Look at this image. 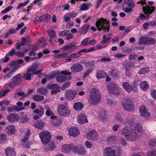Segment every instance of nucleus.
Segmentation results:
<instances>
[{
  "mask_svg": "<svg viewBox=\"0 0 156 156\" xmlns=\"http://www.w3.org/2000/svg\"><path fill=\"white\" fill-rule=\"evenodd\" d=\"M84 106V104L82 102L76 103L73 105V108L75 110L79 111L83 108Z\"/></svg>",
  "mask_w": 156,
  "mask_h": 156,
  "instance_id": "30",
  "label": "nucleus"
},
{
  "mask_svg": "<svg viewBox=\"0 0 156 156\" xmlns=\"http://www.w3.org/2000/svg\"><path fill=\"white\" fill-rule=\"evenodd\" d=\"M69 85V82H67L63 85L61 89L62 90H64L66 88L68 87Z\"/></svg>",
  "mask_w": 156,
  "mask_h": 156,
  "instance_id": "61",
  "label": "nucleus"
},
{
  "mask_svg": "<svg viewBox=\"0 0 156 156\" xmlns=\"http://www.w3.org/2000/svg\"><path fill=\"white\" fill-rule=\"evenodd\" d=\"M133 126L134 127V129H130L125 127L122 131L126 139L129 141H135L142 134V128L141 126L133 123Z\"/></svg>",
  "mask_w": 156,
  "mask_h": 156,
  "instance_id": "1",
  "label": "nucleus"
},
{
  "mask_svg": "<svg viewBox=\"0 0 156 156\" xmlns=\"http://www.w3.org/2000/svg\"><path fill=\"white\" fill-rule=\"evenodd\" d=\"M116 139V137L115 136H108L107 138V140L109 143H113Z\"/></svg>",
  "mask_w": 156,
  "mask_h": 156,
  "instance_id": "49",
  "label": "nucleus"
},
{
  "mask_svg": "<svg viewBox=\"0 0 156 156\" xmlns=\"http://www.w3.org/2000/svg\"><path fill=\"white\" fill-rule=\"evenodd\" d=\"M151 95L152 97L155 99H156V90H153L152 91L151 93Z\"/></svg>",
  "mask_w": 156,
  "mask_h": 156,
  "instance_id": "64",
  "label": "nucleus"
},
{
  "mask_svg": "<svg viewBox=\"0 0 156 156\" xmlns=\"http://www.w3.org/2000/svg\"><path fill=\"white\" fill-rule=\"evenodd\" d=\"M29 2V0H27L26 2L23 3H21L19 5L16 7L17 10H18L20 9L21 8L23 7V6H26L27 3H28Z\"/></svg>",
  "mask_w": 156,
  "mask_h": 156,
  "instance_id": "50",
  "label": "nucleus"
},
{
  "mask_svg": "<svg viewBox=\"0 0 156 156\" xmlns=\"http://www.w3.org/2000/svg\"><path fill=\"white\" fill-rule=\"evenodd\" d=\"M46 112L45 114L47 116H49L51 115H54L53 113L52 112L50 108L48 107H47L45 108Z\"/></svg>",
  "mask_w": 156,
  "mask_h": 156,
  "instance_id": "48",
  "label": "nucleus"
},
{
  "mask_svg": "<svg viewBox=\"0 0 156 156\" xmlns=\"http://www.w3.org/2000/svg\"><path fill=\"white\" fill-rule=\"evenodd\" d=\"M41 142L43 144H46L51 140V136L50 133L47 131H43L39 134Z\"/></svg>",
  "mask_w": 156,
  "mask_h": 156,
  "instance_id": "4",
  "label": "nucleus"
},
{
  "mask_svg": "<svg viewBox=\"0 0 156 156\" xmlns=\"http://www.w3.org/2000/svg\"><path fill=\"white\" fill-rule=\"evenodd\" d=\"M37 91L39 93L44 94L47 92V89L45 87H41L37 89Z\"/></svg>",
  "mask_w": 156,
  "mask_h": 156,
  "instance_id": "44",
  "label": "nucleus"
},
{
  "mask_svg": "<svg viewBox=\"0 0 156 156\" xmlns=\"http://www.w3.org/2000/svg\"><path fill=\"white\" fill-rule=\"evenodd\" d=\"M5 152L6 156H16V155L15 150L13 147H9L6 148Z\"/></svg>",
  "mask_w": 156,
  "mask_h": 156,
  "instance_id": "18",
  "label": "nucleus"
},
{
  "mask_svg": "<svg viewBox=\"0 0 156 156\" xmlns=\"http://www.w3.org/2000/svg\"><path fill=\"white\" fill-rule=\"evenodd\" d=\"M70 69L74 73L79 72L83 70V66L79 63L73 64L70 67Z\"/></svg>",
  "mask_w": 156,
  "mask_h": 156,
  "instance_id": "14",
  "label": "nucleus"
},
{
  "mask_svg": "<svg viewBox=\"0 0 156 156\" xmlns=\"http://www.w3.org/2000/svg\"><path fill=\"white\" fill-rule=\"evenodd\" d=\"M21 76V75L20 74H18L15 75L12 78V80L13 81L16 82V81L18 80Z\"/></svg>",
  "mask_w": 156,
  "mask_h": 156,
  "instance_id": "52",
  "label": "nucleus"
},
{
  "mask_svg": "<svg viewBox=\"0 0 156 156\" xmlns=\"http://www.w3.org/2000/svg\"><path fill=\"white\" fill-rule=\"evenodd\" d=\"M156 155V151H149L147 152V156H155Z\"/></svg>",
  "mask_w": 156,
  "mask_h": 156,
  "instance_id": "59",
  "label": "nucleus"
},
{
  "mask_svg": "<svg viewBox=\"0 0 156 156\" xmlns=\"http://www.w3.org/2000/svg\"><path fill=\"white\" fill-rule=\"evenodd\" d=\"M74 23L72 21H69L66 25V28L69 29L72 27Z\"/></svg>",
  "mask_w": 156,
  "mask_h": 156,
  "instance_id": "62",
  "label": "nucleus"
},
{
  "mask_svg": "<svg viewBox=\"0 0 156 156\" xmlns=\"http://www.w3.org/2000/svg\"><path fill=\"white\" fill-rule=\"evenodd\" d=\"M100 62H110L111 61V58L109 57L103 58L100 60Z\"/></svg>",
  "mask_w": 156,
  "mask_h": 156,
  "instance_id": "63",
  "label": "nucleus"
},
{
  "mask_svg": "<svg viewBox=\"0 0 156 156\" xmlns=\"http://www.w3.org/2000/svg\"><path fill=\"white\" fill-rule=\"evenodd\" d=\"M89 97L88 101L91 105H96L100 102V93L95 88H93L91 90L90 92Z\"/></svg>",
  "mask_w": 156,
  "mask_h": 156,
  "instance_id": "2",
  "label": "nucleus"
},
{
  "mask_svg": "<svg viewBox=\"0 0 156 156\" xmlns=\"http://www.w3.org/2000/svg\"><path fill=\"white\" fill-rule=\"evenodd\" d=\"M67 77L65 75H59L56 78V80L58 82L62 83L64 81L68 80Z\"/></svg>",
  "mask_w": 156,
  "mask_h": 156,
  "instance_id": "34",
  "label": "nucleus"
},
{
  "mask_svg": "<svg viewBox=\"0 0 156 156\" xmlns=\"http://www.w3.org/2000/svg\"><path fill=\"white\" fill-rule=\"evenodd\" d=\"M76 146L71 144H65L62 145L61 150L64 153H71L75 152Z\"/></svg>",
  "mask_w": 156,
  "mask_h": 156,
  "instance_id": "7",
  "label": "nucleus"
},
{
  "mask_svg": "<svg viewBox=\"0 0 156 156\" xmlns=\"http://www.w3.org/2000/svg\"><path fill=\"white\" fill-rule=\"evenodd\" d=\"M80 57V55L78 53H73L68 56L66 59L67 61H71L73 58H77Z\"/></svg>",
  "mask_w": 156,
  "mask_h": 156,
  "instance_id": "35",
  "label": "nucleus"
},
{
  "mask_svg": "<svg viewBox=\"0 0 156 156\" xmlns=\"http://www.w3.org/2000/svg\"><path fill=\"white\" fill-rule=\"evenodd\" d=\"M149 71V69L148 67L140 69L138 72L139 73L140 75L145 74L147 73Z\"/></svg>",
  "mask_w": 156,
  "mask_h": 156,
  "instance_id": "42",
  "label": "nucleus"
},
{
  "mask_svg": "<svg viewBox=\"0 0 156 156\" xmlns=\"http://www.w3.org/2000/svg\"><path fill=\"white\" fill-rule=\"evenodd\" d=\"M30 133V130L29 129L27 131L26 135L22 140L23 143L22 144L24 148H28L29 147L28 143L27 142L29 139V136Z\"/></svg>",
  "mask_w": 156,
  "mask_h": 156,
  "instance_id": "15",
  "label": "nucleus"
},
{
  "mask_svg": "<svg viewBox=\"0 0 156 156\" xmlns=\"http://www.w3.org/2000/svg\"><path fill=\"white\" fill-rule=\"evenodd\" d=\"M15 65V63L12 62L10 65V67H9V70L10 72L11 73H12L16 71V70L14 67Z\"/></svg>",
  "mask_w": 156,
  "mask_h": 156,
  "instance_id": "47",
  "label": "nucleus"
},
{
  "mask_svg": "<svg viewBox=\"0 0 156 156\" xmlns=\"http://www.w3.org/2000/svg\"><path fill=\"white\" fill-rule=\"evenodd\" d=\"M48 88L52 89L51 91L52 94H56L57 92H59L60 91V87L58 86L56 84L50 85L48 86Z\"/></svg>",
  "mask_w": 156,
  "mask_h": 156,
  "instance_id": "22",
  "label": "nucleus"
},
{
  "mask_svg": "<svg viewBox=\"0 0 156 156\" xmlns=\"http://www.w3.org/2000/svg\"><path fill=\"white\" fill-rule=\"evenodd\" d=\"M122 85L123 88L128 92H130L133 90V88L128 82L123 83Z\"/></svg>",
  "mask_w": 156,
  "mask_h": 156,
  "instance_id": "27",
  "label": "nucleus"
},
{
  "mask_svg": "<svg viewBox=\"0 0 156 156\" xmlns=\"http://www.w3.org/2000/svg\"><path fill=\"white\" fill-rule=\"evenodd\" d=\"M139 112L141 115L145 118L148 117L150 116V114L147 112L146 108L144 106L140 107Z\"/></svg>",
  "mask_w": 156,
  "mask_h": 156,
  "instance_id": "23",
  "label": "nucleus"
},
{
  "mask_svg": "<svg viewBox=\"0 0 156 156\" xmlns=\"http://www.w3.org/2000/svg\"><path fill=\"white\" fill-rule=\"evenodd\" d=\"M75 150V152L77 153L80 154H83L86 152L85 148L82 146L78 147L76 146Z\"/></svg>",
  "mask_w": 156,
  "mask_h": 156,
  "instance_id": "26",
  "label": "nucleus"
},
{
  "mask_svg": "<svg viewBox=\"0 0 156 156\" xmlns=\"http://www.w3.org/2000/svg\"><path fill=\"white\" fill-rule=\"evenodd\" d=\"M87 137L89 140H95L98 139V135L96 131L93 130L88 132L87 135Z\"/></svg>",
  "mask_w": 156,
  "mask_h": 156,
  "instance_id": "13",
  "label": "nucleus"
},
{
  "mask_svg": "<svg viewBox=\"0 0 156 156\" xmlns=\"http://www.w3.org/2000/svg\"><path fill=\"white\" fill-rule=\"evenodd\" d=\"M103 153L104 156H115V150L110 147H106Z\"/></svg>",
  "mask_w": 156,
  "mask_h": 156,
  "instance_id": "12",
  "label": "nucleus"
},
{
  "mask_svg": "<svg viewBox=\"0 0 156 156\" xmlns=\"http://www.w3.org/2000/svg\"><path fill=\"white\" fill-rule=\"evenodd\" d=\"M51 16L48 14H44L40 17L41 21L47 22L51 19Z\"/></svg>",
  "mask_w": 156,
  "mask_h": 156,
  "instance_id": "33",
  "label": "nucleus"
},
{
  "mask_svg": "<svg viewBox=\"0 0 156 156\" xmlns=\"http://www.w3.org/2000/svg\"><path fill=\"white\" fill-rule=\"evenodd\" d=\"M16 130L15 126L13 125H10L6 127L5 129V131L7 134L12 135L15 133Z\"/></svg>",
  "mask_w": 156,
  "mask_h": 156,
  "instance_id": "21",
  "label": "nucleus"
},
{
  "mask_svg": "<svg viewBox=\"0 0 156 156\" xmlns=\"http://www.w3.org/2000/svg\"><path fill=\"white\" fill-rule=\"evenodd\" d=\"M33 99L36 101H40L44 99V97L42 95H34L33 96Z\"/></svg>",
  "mask_w": 156,
  "mask_h": 156,
  "instance_id": "39",
  "label": "nucleus"
},
{
  "mask_svg": "<svg viewBox=\"0 0 156 156\" xmlns=\"http://www.w3.org/2000/svg\"><path fill=\"white\" fill-rule=\"evenodd\" d=\"M63 18L65 22H67L70 21L71 17L69 13L66 14L64 16Z\"/></svg>",
  "mask_w": 156,
  "mask_h": 156,
  "instance_id": "53",
  "label": "nucleus"
},
{
  "mask_svg": "<svg viewBox=\"0 0 156 156\" xmlns=\"http://www.w3.org/2000/svg\"><path fill=\"white\" fill-rule=\"evenodd\" d=\"M34 112L35 113L38 114L40 116H41L44 114V108L42 107L39 106V109H35Z\"/></svg>",
  "mask_w": 156,
  "mask_h": 156,
  "instance_id": "29",
  "label": "nucleus"
},
{
  "mask_svg": "<svg viewBox=\"0 0 156 156\" xmlns=\"http://www.w3.org/2000/svg\"><path fill=\"white\" fill-rule=\"evenodd\" d=\"M139 42L140 44L148 45L155 44V41L153 38L150 37H144L139 39Z\"/></svg>",
  "mask_w": 156,
  "mask_h": 156,
  "instance_id": "8",
  "label": "nucleus"
},
{
  "mask_svg": "<svg viewBox=\"0 0 156 156\" xmlns=\"http://www.w3.org/2000/svg\"><path fill=\"white\" fill-rule=\"evenodd\" d=\"M107 88L109 90L110 92L113 93L116 95H118L119 93V90L116 87L114 84H110L108 85Z\"/></svg>",
  "mask_w": 156,
  "mask_h": 156,
  "instance_id": "20",
  "label": "nucleus"
},
{
  "mask_svg": "<svg viewBox=\"0 0 156 156\" xmlns=\"http://www.w3.org/2000/svg\"><path fill=\"white\" fill-rule=\"evenodd\" d=\"M69 133L70 135L76 137L79 135L80 131L76 127H72L69 129Z\"/></svg>",
  "mask_w": 156,
  "mask_h": 156,
  "instance_id": "16",
  "label": "nucleus"
},
{
  "mask_svg": "<svg viewBox=\"0 0 156 156\" xmlns=\"http://www.w3.org/2000/svg\"><path fill=\"white\" fill-rule=\"evenodd\" d=\"M75 90L69 89L67 90L65 93V97L67 100H72L73 99L76 95Z\"/></svg>",
  "mask_w": 156,
  "mask_h": 156,
  "instance_id": "9",
  "label": "nucleus"
},
{
  "mask_svg": "<svg viewBox=\"0 0 156 156\" xmlns=\"http://www.w3.org/2000/svg\"><path fill=\"white\" fill-rule=\"evenodd\" d=\"M85 145L88 148H90L93 146V144L92 143L88 141H87L85 142Z\"/></svg>",
  "mask_w": 156,
  "mask_h": 156,
  "instance_id": "57",
  "label": "nucleus"
},
{
  "mask_svg": "<svg viewBox=\"0 0 156 156\" xmlns=\"http://www.w3.org/2000/svg\"><path fill=\"white\" fill-rule=\"evenodd\" d=\"M124 2L125 4L131 8H133L135 6V4L133 0H124Z\"/></svg>",
  "mask_w": 156,
  "mask_h": 156,
  "instance_id": "41",
  "label": "nucleus"
},
{
  "mask_svg": "<svg viewBox=\"0 0 156 156\" xmlns=\"http://www.w3.org/2000/svg\"><path fill=\"white\" fill-rule=\"evenodd\" d=\"M39 65V64L38 62H34L32 65L30 66L28 69L29 70L31 71V73L33 74L34 73L35 69Z\"/></svg>",
  "mask_w": 156,
  "mask_h": 156,
  "instance_id": "32",
  "label": "nucleus"
},
{
  "mask_svg": "<svg viewBox=\"0 0 156 156\" xmlns=\"http://www.w3.org/2000/svg\"><path fill=\"white\" fill-rule=\"evenodd\" d=\"M57 111L60 115L67 116L70 114V111L68 108L63 105H59L57 107Z\"/></svg>",
  "mask_w": 156,
  "mask_h": 156,
  "instance_id": "6",
  "label": "nucleus"
},
{
  "mask_svg": "<svg viewBox=\"0 0 156 156\" xmlns=\"http://www.w3.org/2000/svg\"><path fill=\"white\" fill-rule=\"evenodd\" d=\"M9 91V90L7 89L0 93V97H2L5 96Z\"/></svg>",
  "mask_w": 156,
  "mask_h": 156,
  "instance_id": "60",
  "label": "nucleus"
},
{
  "mask_svg": "<svg viewBox=\"0 0 156 156\" xmlns=\"http://www.w3.org/2000/svg\"><path fill=\"white\" fill-rule=\"evenodd\" d=\"M109 23L108 20L106 19L101 18L96 21V26L99 30L103 29L104 31H108L110 27Z\"/></svg>",
  "mask_w": 156,
  "mask_h": 156,
  "instance_id": "3",
  "label": "nucleus"
},
{
  "mask_svg": "<svg viewBox=\"0 0 156 156\" xmlns=\"http://www.w3.org/2000/svg\"><path fill=\"white\" fill-rule=\"evenodd\" d=\"M140 86L141 89L143 90H147L149 87V85L147 82L145 81L141 83Z\"/></svg>",
  "mask_w": 156,
  "mask_h": 156,
  "instance_id": "36",
  "label": "nucleus"
},
{
  "mask_svg": "<svg viewBox=\"0 0 156 156\" xmlns=\"http://www.w3.org/2000/svg\"><path fill=\"white\" fill-rule=\"evenodd\" d=\"M7 140L6 135L5 134H0V142L3 143Z\"/></svg>",
  "mask_w": 156,
  "mask_h": 156,
  "instance_id": "45",
  "label": "nucleus"
},
{
  "mask_svg": "<svg viewBox=\"0 0 156 156\" xmlns=\"http://www.w3.org/2000/svg\"><path fill=\"white\" fill-rule=\"evenodd\" d=\"M89 38H86L83 39L81 42L82 46H87L89 45Z\"/></svg>",
  "mask_w": 156,
  "mask_h": 156,
  "instance_id": "46",
  "label": "nucleus"
},
{
  "mask_svg": "<svg viewBox=\"0 0 156 156\" xmlns=\"http://www.w3.org/2000/svg\"><path fill=\"white\" fill-rule=\"evenodd\" d=\"M44 126V123L41 121L37 122L34 124V126L36 128L41 129L43 128Z\"/></svg>",
  "mask_w": 156,
  "mask_h": 156,
  "instance_id": "37",
  "label": "nucleus"
},
{
  "mask_svg": "<svg viewBox=\"0 0 156 156\" xmlns=\"http://www.w3.org/2000/svg\"><path fill=\"white\" fill-rule=\"evenodd\" d=\"M90 27V25L88 24H86L84 25L82 27L81 31V33L83 35L87 33L89 28Z\"/></svg>",
  "mask_w": 156,
  "mask_h": 156,
  "instance_id": "38",
  "label": "nucleus"
},
{
  "mask_svg": "<svg viewBox=\"0 0 156 156\" xmlns=\"http://www.w3.org/2000/svg\"><path fill=\"white\" fill-rule=\"evenodd\" d=\"M122 106L124 109L130 111L134 109V104L130 99H124L123 100Z\"/></svg>",
  "mask_w": 156,
  "mask_h": 156,
  "instance_id": "5",
  "label": "nucleus"
},
{
  "mask_svg": "<svg viewBox=\"0 0 156 156\" xmlns=\"http://www.w3.org/2000/svg\"><path fill=\"white\" fill-rule=\"evenodd\" d=\"M16 33L15 29H9L5 34V37L7 38L10 34H14Z\"/></svg>",
  "mask_w": 156,
  "mask_h": 156,
  "instance_id": "51",
  "label": "nucleus"
},
{
  "mask_svg": "<svg viewBox=\"0 0 156 156\" xmlns=\"http://www.w3.org/2000/svg\"><path fill=\"white\" fill-rule=\"evenodd\" d=\"M61 73L63 74V75H70L71 74V73L69 70L63 71L61 72Z\"/></svg>",
  "mask_w": 156,
  "mask_h": 156,
  "instance_id": "55",
  "label": "nucleus"
},
{
  "mask_svg": "<svg viewBox=\"0 0 156 156\" xmlns=\"http://www.w3.org/2000/svg\"><path fill=\"white\" fill-rule=\"evenodd\" d=\"M91 5V4L84 3L82 4L80 7V9L82 11H84L88 9Z\"/></svg>",
  "mask_w": 156,
  "mask_h": 156,
  "instance_id": "43",
  "label": "nucleus"
},
{
  "mask_svg": "<svg viewBox=\"0 0 156 156\" xmlns=\"http://www.w3.org/2000/svg\"><path fill=\"white\" fill-rule=\"evenodd\" d=\"M37 45L40 47H44L47 44L46 39L43 38H40L37 42Z\"/></svg>",
  "mask_w": 156,
  "mask_h": 156,
  "instance_id": "31",
  "label": "nucleus"
},
{
  "mask_svg": "<svg viewBox=\"0 0 156 156\" xmlns=\"http://www.w3.org/2000/svg\"><path fill=\"white\" fill-rule=\"evenodd\" d=\"M77 122L80 124H83L87 122V120L85 115L83 114H80L77 118Z\"/></svg>",
  "mask_w": 156,
  "mask_h": 156,
  "instance_id": "19",
  "label": "nucleus"
},
{
  "mask_svg": "<svg viewBox=\"0 0 156 156\" xmlns=\"http://www.w3.org/2000/svg\"><path fill=\"white\" fill-rule=\"evenodd\" d=\"M76 43L74 42L69 44L65 45L61 48V51H69L70 52H71L73 50L77 48L78 47L76 46Z\"/></svg>",
  "mask_w": 156,
  "mask_h": 156,
  "instance_id": "10",
  "label": "nucleus"
},
{
  "mask_svg": "<svg viewBox=\"0 0 156 156\" xmlns=\"http://www.w3.org/2000/svg\"><path fill=\"white\" fill-rule=\"evenodd\" d=\"M32 75H33L31 71L27 69V73L25 74L24 77L26 80H30Z\"/></svg>",
  "mask_w": 156,
  "mask_h": 156,
  "instance_id": "40",
  "label": "nucleus"
},
{
  "mask_svg": "<svg viewBox=\"0 0 156 156\" xmlns=\"http://www.w3.org/2000/svg\"><path fill=\"white\" fill-rule=\"evenodd\" d=\"M48 34L50 37L52 38L50 39V42L51 44H53L55 41H53L52 38H55L56 36L55 31L53 29H50L48 31Z\"/></svg>",
  "mask_w": 156,
  "mask_h": 156,
  "instance_id": "24",
  "label": "nucleus"
},
{
  "mask_svg": "<svg viewBox=\"0 0 156 156\" xmlns=\"http://www.w3.org/2000/svg\"><path fill=\"white\" fill-rule=\"evenodd\" d=\"M143 9L144 13L146 14H151L154 11V7L147 6L143 7Z\"/></svg>",
  "mask_w": 156,
  "mask_h": 156,
  "instance_id": "25",
  "label": "nucleus"
},
{
  "mask_svg": "<svg viewBox=\"0 0 156 156\" xmlns=\"http://www.w3.org/2000/svg\"><path fill=\"white\" fill-rule=\"evenodd\" d=\"M25 109L24 107H20L17 106H14V110L15 112H19Z\"/></svg>",
  "mask_w": 156,
  "mask_h": 156,
  "instance_id": "58",
  "label": "nucleus"
},
{
  "mask_svg": "<svg viewBox=\"0 0 156 156\" xmlns=\"http://www.w3.org/2000/svg\"><path fill=\"white\" fill-rule=\"evenodd\" d=\"M106 76L107 73L102 70L97 71L96 72V76L98 79L103 78Z\"/></svg>",
  "mask_w": 156,
  "mask_h": 156,
  "instance_id": "28",
  "label": "nucleus"
},
{
  "mask_svg": "<svg viewBox=\"0 0 156 156\" xmlns=\"http://www.w3.org/2000/svg\"><path fill=\"white\" fill-rule=\"evenodd\" d=\"M8 86L10 88H12L15 87L16 86L18 85L19 84L17 83L16 82L13 81L11 83H9L8 84Z\"/></svg>",
  "mask_w": 156,
  "mask_h": 156,
  "instance_id": "54",
  "label": "nucleus"
},
{
  "mask_svg": "<svg viewBox=\"0 0 156 156\" xmlns=\"http://www.w3.org/2000/svg\"><path fill=\"white\" fill-rule=\"evenodd\" d=\"M59 35L61 37H65V39L66 40L73 38V34L70 33L69 30H68L61 31L59 33Z\"/></svg>",
  "mask_w": 156,
  "mask_h": 156,
  "instance_id": "11",
  "label": "nucleus"
},
{
  "mask_svg": "<svg viewBox=\"0 0 156 156\" xmlns=\"http://www.w3.org/2000/svg\"><path fill=\"white\" fill-rule=\"evenodd\" d=\"M20 116L17 114L15 113H12L7 117L8 120L11 122H13L15 121H17L19 120Z\"/></svg>",
  "mask_w": 156,
  "mask_h": 156,
  "instance_id": "17",
  "label": "nucleus"
},
{
  "mask_svg": "<svg viewBox=\"0 0 156 156\" xmlns=\"http://www.w3.org/2000/svg\"><path fill=\"white\" fill-rule=\"evenodd\" d=\"M132 8H123V10L126 13H129L131 12L132 11Z\"/></svg>",
  "mask_w": 156,
  "mask_h": 156,
  "instance_id": "56",
  "label": "nucleus"
}]
</instances>
